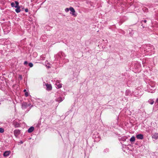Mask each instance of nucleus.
<instances>
[{"mask_svg": "<svg viewBox=\"0 0 158 158\" xmlns=\"http://www.w3.org/2000/svg\"><path fill=\"white\" fill-rule=\"evenodd\" d=\"M63 53L62 52H61L60 54H61V55H62V54Z\"/></svg>", "mask_w": 158, "mask_h": 158, "instance_id": "nucleus-32", "label": "nucleus"}, {"mask_svg": "<svg viewBox=\"0 0 158 158\" xmlns=\"http://www.w3.org/2000/svg\"><path fill=\"white\" fill-rule=\"evenodd\" d=\"M23 92H26V89H24V90H23Z\"/></svg>", "mask_w": 158, "mask_h": 158, "instance_id": "nucleus-31", "label": "nucleus"}, {"mask_svg": "<svg viewBox=\"0 0 158 158\" xmlns=\"http://www.w3.org/2000/svg\"><path fill=\"white\" fill-rule=\"evenodd\" d=\"M30 67H32L33 66V64L32 63H29L28 64Z\"/></svg>", "mask_w": 158, "mask_h": 158, "instance_id": "nucleus-19", "label": "nucleus"}, {"mask_svg": "<svg viewBox=\"0 0 158 158\" xmlns=\"http://www.w3.org/2000/svg\"><path fill=\"white\" fill-rule=\"evenodd\" d=\"M20 131L19 130L16 129L14 131V133L15 136L16 137H17L20 134Z\"/></svg>", "mask_w": 158, "mask_h": 158, "instance_id": "nucleus-5", "label": "nucleus"}, {"mask_svg": "<svg viewBox=\"0 0 158 158\" xmlns=\"http://www.w3.org/2000/svg\"><path fill=\"white\" fill-rule=\"evenodd\" d=\"M156 103H157V104L158 105V98L156 100Z\"/></svg>", "mask_w": 158, "mask_h": 158, "instance_id": "nucleus-28", "label": "nucleus"}, {"mask_svg": "<svg viewBox=\"0 0 158 158\" xmlns=\"http://www.w3.org/2000/svg\"><path fill=\"white\" fill-rule=\"evenodd\" d=\"M13 124L15 127H20V124L16 121L14 120L13 122Z\"/></svg>", "mask_w": 158, "mask_h": 158, "instance_id": "nucleus-6", "label": "nucleus"}, {"mask_svg": "<svg viewBox=\"0 0 158 158\" xmlns=\"http://www.w3.org/2000/svg\"><path fill=\"white\" fill-rule=\"evenodd\" d=\"M25 95L26 97H27L28 96V93L27 92H26L25 93Z\"/></svg>", "mask_w": 158, "mask_h": 158, "instance_id": "nucleus-21", "label": "nucleus"}, {"mask_svg": "<svg viewBox=\"0 0 158 158\" xmlns=\"http://www.w3.org/2000/svg\"><path fill=\"white\" fill-rule=\"evenodd\" d=\"M123 140L124 141L125 140H126V139H123Z\"/></svg>", "mask_w": 158, "mask_h": 158, "instance_id": "nucleus-34", "label": "nucleus"}, {"mask_svg": "<svg viewBox=\"0 0 158 158\" xmlns=\"http://www.w3.org/2000/svg\"><path fill=\"white\" fill-rule=\"evenodd\" d=\"M129 34L131 35H131H133V33H132V32H130L129 33Z\"/></svg>", "mask_w": 158, "mask_h": 158, "instance_id": "nucleus-29", "label": "nucleus"}, {"mask_svg": "<svg viewBox=\"0 0 158 158\" xmlns=\"http://www.w3.org/2000/svg\"><path fill=\"white\" fill-rule=\"evenodd\" d=\"M34 128L33 127H30L28 130V132L30 133L32 132L34 130Z\"/></svg>", "mask_w": 158, "mask_h": 158, "instance_id": "nucleus-13", "label": "nucleus"}, {"mask_svg": "<svg viewBox=\"0 0 158 158\" xmlns=\"http://www.w3.org/2000/svg\"><path fill=\"white\" fill-rule=\"evenodd\" d=\"M109 152V149L107 148H106L104 149V153H106Z\"/></svg>", "mask_w": 158, "mask_h": 158, "instance_id": "nucleus-16", "label": "nucleus"}, {"mask_svg": "<svg viewBox=\"0 0 158 158\" xmlns=\"http://www.w3.org/2000/svg\"><path fill=\"white\" fill-rule=\"evenodd\" d=\"M142 94L140 92V90L139 89H136L132 93V95L135 97L140 96Z\"/></svg>", "mask_w": 158, "mask_h": 158, "instance_id": "nucleus-1", "label": "nucleus"}, {"mask_svg": "<svg viewBox=\"0 0 158 158\" xmlns=\"http://www.w3.org/2000/svg\"><path fill=\"white\" fill-rule=\"evenodd\" d=\"M4 132V130L2 128L0 127V133H3Z\"/></svg>", "mask_w": 158, "mask_h": 158, "instance_id": "nucleus-18", "label": "nucleus"}, {"mask_svg": "<svg viewBox=\"0 0 158 158\" xmlns=\"http://www.w3.org/2000/svg\"><path fill=\"white\" fill-rule=\"evenodd\" d=\"M10 153V152L8 151H5L3 153V155L5 157L8 156Z\"/></svg>", "mask_w": 158, "mask_h": 158, "instance_id": "nucleus-12", "label": "nucleus"}, {"mask_svg": "<svg viewBox=\"0 0 158 158\" xmlns=\"http://www.w3.org/2000/svg\"><path fill=\"white\" fill-rule=\"evenodd\" d=\"M125 95L126 96H132V93H131V91L130 90L127 89L126 91Z\"/></svg>", "mask_w": 158, "mask_h": 158, "instance_id": "nucleus-7", "label": "nucleus"}, {"mask_svg": "<svg viewBox=\"0 0 158 158\" xmlns=\"http://www.w3.org/2000/svg\"><path fill=\"white\" fill-rule=\"evenodd\" d=\"M19 143L21 144H23V141L22 140L20 141Z\"/></svg>", "mask_w": 158, "mask_h": 158, "instance_id": "nucleus-27", "label": "nucleus"}, {"mask_svg": "<svg viewBox=\"0 0 158 158\" xmlns=\"http://www.w3.org/2000/svg\"><path fill=\"white\" fill-rule=\"evenodd\" d=\"M137 138L138 139H142L143 138V135L142 134H138L136 135Z\"/></svg>", "mask_w": 158, "mask_h": 158, "instance_id": "nucleus-11", "label": "nucleus"}, {"mask_svg": "<svg viewBox=\"0 0 158 158\" xmlns=\"http://www.w3.org/2000/svg\"><path fill=\"white\" fill-rule=\"evenodd\" d=\"M28 64V62L27 61H25L24 63V64L25 65L27 64Z\"/></svg>", "mask_w": 158, "mask_h": 158, "instance_id": "nucleus-23", "label": "nucleus"}, {"mask_svg": "<svg viewBox=\"0 0 158 158\" xmlns=\"http://www.w3.org/2000/svg\"><path fill=\"white\" fill-rule=\"evenodd\" d=\"M148 102L151 105H152L154 102V101L152 99H150L148 101Z\"/></svg>", "mask_w": 158, "mask_h": 158, "instance_id": "nucleus-14", "label": "nucleus"}, {"mask_svg": "<svg viewBox=\"0 0 158 158\" xmlns=\"http://www.w3.org/2000/svg\"><path fill=\"white\" fill-rule=\"evenodd\" d=\"M59 134H60V136H61V135L60 134V133L59 132Z\"/></svg>", "mask_w": 158, "mask_h": 158, "instance_id": "nucleus-33", "label": "nucleus"}, {"mask_svg": "<svg viewBox=\"0 0 158 158\" xmlns=\"http://www.w3.org/2000/svg\"><path fill=\"white\" fill-rule=\"evenodd\" d=\"M25 11L26 12H27L28 11V9L27 8H26L25 10Z\"/></svg>", "mask_w": 158, "mask_h": 158, "instance_id": "nucleus-24", "label": "nucleus"}, {"mask_svg": "<svg viewBox=\"0 0 158 158\" xmlns=\"http://www.w3.org/2000/svg\"><path fill=\"white\" fill-rule=\"evenodd\" d=\"M69 10L71 12L70 13V14H72V15L74 17H75L77 16V15L75 13V10L74 9L73 7H69Z\"/></svg>", "mask_w": 158, "mask_h": 158, "instance_id": "nucleus-4", "label": "nucleus"}, {"mask_svg": "<svg viewBox=\"0 0 158 158\" xmlns=\"http://www.w3.org/2000/svg\"><path fill=\"white\" fill-rule=\"evenodd\" d=\"M15 8H16L15 9V11L17 13H19L20 11V7L19 6V2L17 1H15Z\"/></svg>", "mask_w": 158, "mask_h": 158, "instance_id": "nucleus-2", "label": "nucleus"}, {"mask_svg": "<svg viewBox=\"0 0 158 158\" xmlns=\"http://www.w3.org/2000/svg\"><path fill=\"white\" fill-rule=\"evenodd\" d=\"M57 87H58V88H61V87H62V85L61 84H59L58 85H57Z\"/></svg>", "mask_w": 158, "mask_h": 158, "instance_id": "nucleus-22", "label": "nucleus"}, {"mask_svg": "<svg viewBox=\"0 0 158 158\" xmlns=\"http://www.w3.org/2000/svg\"><path fill=\"white\" fill-rule=\"evenodd\" d=\"M135 138L134 136H132L130 139V141L131 142H134L135 141Z\"/></svg>", "mask_w": 158, "mask_h": 158, "instance_id": "nucleus-15", "label": "nucleus"}, {"mask_svg": "<svg viewBox=\"0 0 158 158\" xmlns=\"http://www.w3.org/2000/svg\"><path fill=\"white\" fill-rule=\"evenodd\" d=\"M64 98H62L60 97H59L57 98H56L55 99V100L56 101L59 102H60L63 101V100L64 99Z\"/></svg>", "mask_w": 158, "mask_h": 158, "instance_id": "nucleus-9", "label": "nucleus"}, {"mask_svg": "<svg viewBox=\"0 0 158 158\" xmlns=\"http://www.w3.org/2000/svg\"><path fill=\"white\" fill-rule=\"evenodd\" d=\"M69 10H70L69 8H67L65 9V11L66 12H68L69 11Z\"/></svg>", "mask_w": 158, "mask_h": 158, "instance_id": "nucleus-20", "label": "nucleus"}, {"mask_svg": "<svg viewBox=\"0 0 158 158\" xmlns=\"http://www.w3.org/2000/svg\"><path fill=\"white\" fill-rule=\"evenodd\" d=\"M152 138L153 139H158V133H155L152 135Z\"/></svg>", "mask_w": 158, "mask_h": 158, "instance_id": "nucleus-8", "label": "nucleus"}, {"mask_svg": "<svg viewBox=\"0 0 158 158\" xmlns=\"http://www.w3.org/2000/svg\"><path fill=\"white\" fill-rule=\"evenodd\" d=\"M58 55V56H59V57H60H60H60V53H59L58 54V55Z\"/></svg>", "mask_w": 158, "mask_h": 158, "instance_id": "nucleus-30", "label": "nucleus"}, {"mask_svg": "<svg viewBox=\"0 0 158 158\" xmlns=\"http://www.w3.org/2000/svg\"><path fill=\"white\" fill-rule=\"evenodd\" d=\"M45 85L46 86L47 89L48 90H50L52 89V85L50 84H46L45 83Z\"/></svg>", "mask_w": 158, "mask_h": 158, "instance_id": "nucleus-10", "label": "nucleus"}, {"mask_svg": "<svg viewBox=\"0 0 158 158\" xmlns=\"http://www.w3.org/2000/svg\"><path fill=\"white\" fill-rule=\"evenodd\" d=\"M15 3L14 2H12L11 3V5L12 7H15Z\"/></svg>", "mask_w": 158, "mask_h": 158, "instance_id": "nucleus-17", "label": "nucleus"}, {"mask_svg": "<svg viewBox=\"0 0 158 158\" xmlns=\"http://www.w3.org/2000/svg\"><path fill=\"white\" fill-rule=\"evenodd\" d=\"M146 22H147V21H146V20H142V22H144V23H146Z\"/></svg>", "mask_w": 158, "mask_h": 158, "instance_id": "nucleus-25", "label": "nucleus"}, {"mask_svg": "<svg viewBox=\"0 0 158 158\" xmlns=\"http://www.w3.org/2000/svg\"><path fill=\"white\" fill-rule=\"evenodd\" d=\"M19 77L21 79H22V76L21 75H19Z\"/></svg>", "mask_w": 158, "mask_h": 158, "instance_id": "nucleus-26", "label": "nucleus"}, {"mask_svg": "<svg viewBox=\"0 0 158 158\" xmlns=\"http://www.w3.org/2000/svg\"><path fill=\"white\" fill-rule=\"evenodd\" d=\"M31 105L30 103H27L26 102H23L22 103V107L23 109H24L27 108L28 106Z\"/></svg>", "mask_w": 158, "mask_h": 158, "instance_id": "nucleus-3", "label": "nucleus"}]
</instances>
